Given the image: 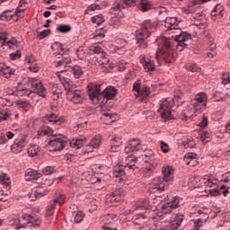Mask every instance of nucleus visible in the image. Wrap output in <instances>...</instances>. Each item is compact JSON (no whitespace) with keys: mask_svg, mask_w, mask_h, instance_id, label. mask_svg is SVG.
I'll use <instances>...</instances> for the list:
<instances>
[{"mask_svg":"<svg viewBox=\"0 0 230 230\" xmlns=\"http://www.w3.org/2000/svg\"><path fill=\"white\" fill-rule=\"evenodd\" d=\"M164 26L167 31H170L169 33L172 35L171 38L163 36L157 40L158 52L156 53V58L161 55L165 62H170V58L173 55V43L177 42V46L186 48L191 41V35L179 28L177 17H167L164 21Z\"/></svg>","mask_w":230,"mask_h":230,"instance_id":"1","label":"nucleus"},{"mask_svg":"<svg viewBox=\"0 0 230 230\" xmlns=\"http://www.w3.org/2000/svg\"><path fill=\"white\" fill-rule=\"evenodd\" d=\"M85 137H81L80 138L72 139L70 142L67 140L63 135H56L52 137L51 140L49 141V148L50 152H60V150H64L70 145L71 148H82L84 146V143H85Z\"/></svg>","mask_w":230,"mask_h":230,"instance_id":"2","label":"nucleus"},{"mask_svg":"<svg viewBox=\"0 0 230 230\" xmlns=\"http://www.w3.org/2000/svg\"><path fill=\"white\" fill-rule=\"evenodd\" d=\"M64 71L66 70L57 72L56 75L58 78H59L62 85L65 88L67 100H70V102L73 103H82L84 101V93L79 90H74L73 82H71V79L60 75V73H64Z\"/></svg>","mask_w":230,"mask_h":230,"instance_id":"3","label":"nucleus"},{"mask_svg":"<svg viewBox=\"0 0 230 230\" xmlns=\"http://www.w3.org/2000/svg\"><path fill=\"white\" fill-rule=\"evenodd\" d=\"M162 174L163 178H155L149 186L154 191H164V182L173 181V169L171 166L163 167Z\"/></svg>","mask_w":230,"mask_h":230,"instance_id":"4","label":"nucleus"},{"mask_svg":"<svg viewBox=\"0 0 230 230\" xmlns=\"http://www.w3.org/2000/svg\"><path fill=\"white\" fill-rule=\"evenodd\" d=\"M181 98H182L181 94H176L174 95L173 99H162L159 102V108L157 111L160 113L162 119H164V121H168V119H173V115H172V107H173L175 102H179Z\"/></svg>","mask_w":230,"mask_h":230,"instance_id":"5","label":"nucleus"},{"mask_svg":"<svg viewBox=\"0 0 230 230\" xmlns=\"http://www.w3.org/2000/svg\"><path fill=\"white\" fill-rule=\"evenodd\" d=\"M133 91H135L136 98H139L140 102H146V100L150 98L151 90L150 86L143 85L141 86V82L139 80L133 84Z\"/></svg>","mask_w":230,"mask_h":230,"instance_id":"6","label":"nucleus"},{"mask_svg":"<svg viewBox=\"0 0 230 230\" xmlns=\"http://www.w3.org/2000/svg\"><path fill=\"white\" fill-rule=\"evenodd\" d=\"M181 202V199L177 196L172 198L167 203H164L161 206L162 215L161 218H165L168 220V215H172V209H176L179 208V204Z\"/></svg>","mask_w":230,"mask_h":230,"instance_id":"7","label":"nucleus"},{"mask_svg":"<svg viewBox=\"0 0 230 230\" xmlns=\"http://www.w3.org/2000/svg\"><path fill=\"white\" fill-rule=\"evenodd\" d=\"M28 84L31 85L34 96L35 94H38V96H41V98L46 97V88L44 87V84H42V81L31 77L28 79Z\"/></svg>","mask_w":230,"mask_h":230,"instance_id":"8","label":"nucleus"},{"mask_svg":"<svg viewBox=\"0 0 230 230\" xmlns=\"http://www.w3.org/2000/svg\"><path fill=\"white\" fill-rule=\"evenodd\" d=\"M182 220H184V215L176 214L172 219H170L169 224L162 227L160 230H177L181 227Z\"/></svg>","mask_w":230,"mask_h":230,"instance_id":"9","label":"nucleus"},{"mask_svg":"<svg viewBox=\"0 0 230 230\" xmlns=\"http://www.w3.org/2000/svg\"><path fill=\"white\" fill-rule=\"evenodd\" d=\"M102 84L90 83L88 84V94L90 100H100L102 98Z\"/></svg>","mask_w":230,"mask_h":230,"instance_id":"10","label":"nucleus"},{"mask_svg":"<svg viewBox=\"0 0 230 230\" xmlns=\"http://www.w3.org/2000/svg\"><path fill=\"white\" fill-rule=\"evenodd\" d=\"M124 197L125 192H123V189H115L110 195L107 196V201L111 202V204H118V202L122 201Z\"/></svg>","mask_w":230,"mask_h":230,"instance_id":"11","label":"nucleus"},{"mask_svg":"<svg viewBox=\"0 0 230 230\" xmlns=\"http://www.w3.org/2000/svg\"><path fill=\"white\" fill-rule=\"evenodd\" d=\"M139 150H143L141 141L139 139L134 138L128 141L127 146L124 149V152L126 154H134L136 152H139Z\"/></svg>","mask_w":230,"mask_h":230,"instance_id":"12","label":"nucleus"},{"mask_svg":"<svg viewBox=\"0 0 230 230\" xmlns=\"http://www.w3.org/2000/svg\"><path fill=\"white\" fill-rule=\"evenodd\" d=\"M157 24L155 22H152L150 20H146L142 22L141 30L137 31V33H142V35H146V37H150L152 33V30L155 29Z\"/></svg>","mask_w":230,"mask_h":230,"instance_id":"13","label":"nucleus"},{"mask_svg":"<svg viewBox=\"0 0 230 230\" xmlns=\"http://www.w3.org/2000/svg\"><path fill=\"white\" fill-rule=\"evenodd\" d=\"M20 221L24 222V224H29L31 227H40V218L29 214H22Z\"/></svg>","mask_w":230,"mask_h":230,"instance_id":"14","label":"nucleus"},{"mask_svg":"<svg viewBox=\"0 0 230 230\" xmlns=\"http://www.w3.org/2000/svg\"><path fill=\"white\" fill-rule=\"evenodd\" d=\"M28 142L26 141V137H20L16 138L11 147L13 154H21L22 152V148L26 146Z\"/></svg>","mask_w":230,"mask_h":230,"instance_id":"15","label":"nucleus"},{"mask_svg":"<svg viewBox=\"0 0 230 230\" xmlns=\"http://www.w3.org/2000/svg\"><path fill=\"white\" fill-rule=\"evenodd\" d=\"M7 48L8 49H15L17 48V40L15 38H11L8 40L5 35H0V47Z\"/></svg>","mask_w":230,"mask_h":230,"instance_id":"16","label":"nucleus"},{"mask_svg":"<svg viewBox=\"0 0 230 230\" xmlns=\"http://www.w3.org/2000/svg\"><path fill=\"white\" fill-rule=\"evenodd\" d=\"M102 145V136L96 135L92 138L90 143L85 146L84 154H91L94 148H99Z\"/></svg>","mask_w":230,"mask_h":230,"instance_id":"17","label":"nucleus"},{"mask_svg":"<svg viewBox=\"0 0 230 230\" xmlns=\"http://www.w3.org/2000/svg\"><path fill=\"white\" fill-rule=\"evenodd\" d=\"M42 178V173L37 170L33 169H27L25 172V181L32 182H39L40 179Z\"/></svg>","mask_w":230,"mask_h":230,"instance_id":"18","label":"nucleus"},{"mask_svg":"<svg viewBox=\"0 0 230 230\" xmlns=\"http://www.w3.org/2000/svg\"><path fill=\"white\" fill-rule=\"evenodd\" d=\"M133 224L135 226H150V218L146 214H137L133 217Z\"/></svg>","mask_w":230,"mask_h":230,"instance_id":"19","label":"nucleus"},{"mask_svg":"<svg viewBox=\"0 0 230 230\" xmlns=\"http://www.w3.org/2000/svg\"><path fill=\"white\" fill-rule=\"evenodd\" d=\"M12 94H15L16 96H27V98H31L33 100L35 93L33 91L30 90L29 88H26L24 86H18L16 89V92H13Z\"/></svg>","mask_w":230,"mask_h":230,"instance_id":"20","label":"nucleus"},{"mask_svg":"<svg viewBox=\"0 0 230 230\" xmlns=\"http://www.w3.org/2000/svg\"><path fill=\"white\" fill-rule=\"evenodd\" d=\"M137 45L140 49H146L148 48V42H146V39L149 36H146L145 34H142L141 32H136L135 34Z\"/></svg>","mask_w":230,"mask_h":230,"instance_id":"21","label":"nucleus"},{"mask_svg":"<svg viewBox=\"0 0 230 230\" xmlns=\"http://www.w3.org/2000/svg\"><path fill=\"white\" fill-rule=\"evenodd\" d=\"M118 94V90L114 86H108L102 92V98L106 100H113Z\"/></svg>","mask_w":230,"mask_h":230,"instance_id":"22","label":"nucleus"},{"mask_svg":"<svg viewBox=\"0 0 230 230\" xmlns=\"http://www.w3.org/2000/svg\"><path fill=\"white\" fill-rule=\"evenodd\" d=\"M137 158L133 155H128L126 157V162L124 164V168H128V170H136L137 169Z\"/></svg>","mask_w":230,"mask_h":230,"instance_id":"23","label":"nucleus"},{"mask_svg":"<svg viewBox=\"0 0 230 230\" xmlns=\"http://www.w3.org/2000/svg\"><path fill=\"white\" fill-rule=\"evenodd\" d=\"M123 143V140L120 137L114 136L110 140L111 145V152H118V149L119 146H121V144Z\"/></svg>","mask_w":230,"mask_h":230,"instance_id":"24","label":"nucleus"},{"mask_svg":"<svg viewBox=\"0 0 230 230\" xmlns=\"http://www.w3.org/2000/svg\"><path fill=\"white\" fill-rule=\"evenodd\" d=\"M13 73H15V71L10 68V66H6L4 63H0V76L10 78Z\"/></svg>","mask_w":230,"mask_h":230,"instance_id":"25","label":"nucleus"},{"mask_svg":"<svg viewBox=\"0 0 230 230\" xmlns=\"http://www.w3.org/2000/svg\"><path fill=\"white\" fill-rule=\"evenodd\" d=\"M140 63L146 73H150V71H154V69H155V65H154V62H151L150 59H146L145 57L140 58Z\"/></svg>","mask_w":230,"mask_h":230,"instance_id":"26","label":"nucleus"},{"mask_svg":"<svg viewBox=\"0 0 230 230\" xmlns=\"http://www.w3.org/2000/svg\"><path fill=\"white\" fill-rule=\"evenodd\" d=\"M64 195L60 194L58 197H56L49 204V206L47 207V211H53L55 209L56 204H58L59 206H62L64 204L65 200Z\"/></svg>","mask_w":230,"mask_h":230,"instance_id":"27","label":"nucleus"},{"mask_svg":"<svg viewBox=\"0 0 230 230\" xmlns=\"http://www.w3.org/2000/svg\"><path fill=\"white\" fill-rule=\"evenodd\" d=\"M136 4V0H119L115 6H113V10H121V8H125V6H134Z\"/></svg>","mask_w":230,"mask_h":230,"instance_id":"28","label":"nucleus"},{"mask_svg":"<svg viewBox=\"0 0 230 230\" xmlns=\"http://www.w3.org/2000/svg\"><path fill=\"white\" fill-rule=\"evenodd\" d=\"M71 64V58L62 57L59 58V60L54 61L55 67H67Z\"/></svg>","mask_w":230,"mask_h":230,"instance_id":"29","label":"nucleus"},{"mask_svg":"<svg viewBox=\"0 0 230 230\" xmlns=\"http://www.w3.org/2000/svg\"><path fill=\"white\" fill-rule=\"evenodd\" d=\"M152 0H138V10L140 12H148L152 10Z\"/></svg>","mask_w":230,"mask_h":230,"instance_id":"30","label":"nucleus"},{"mask_svg":"<svg viewBox=\"0 0 230 230\" xmlns=\"http://www.w3.org/2000/svg\"><path fill=\"white\" fill-rule=\"evenodd\" d=\"M201 182H203V184L208 188H217V185L218 184V181L217 179H213L208 175L202 178Z\"/></svg>","mask_w":230,"mask_h":230,"instance_id":"31","label":"nucleus"},{"mask_svg":"<svg viewBox=\"0 0 230 230\" xmlns=\"http://www.w3.org/2000/svg\"><path fill=\"white\" fill-rule=\"evenodd\" d=\"M0 184H2L5 190H10V188H12V181L6 173L0 172Z\"/></svg>","mask_w":230,"mask_h":230,"instance_id":"32","label":"nucleus"},{"mask_svg":"<svg viewBox=\"0 0 230 230\" xmlns=\"http://www.w3.org/2000/svg\"><path fill=\"white\" fill-rule=\"evenodd\" d=\"M144 154L142 155V158L144 159L145 163H148V161H155V155H154V151L152 149H144L142 150Z\"/></svg>","mask_w":230,"mask_h":230,"instance_id":"33","label":"nucleus"},{"mask_svg":"<svg viewBox=\"0 0 230 230\" xmlns=\"http://www.w3.org/2000/svg\"><path fill=\"white\" fill-rule=\"evenodd\" d=\"M134 209H139L140 211H145L150 209V205L148 204V200L140 199L134 206Z\"/></svg>","mask_w":230,"mask_h":230,"instance_id":"34","label":"nucleus"},{"mask_svg":"<svg viewBox=\"0 0 230 230\" xmlns=\"http://www.w3.org/2000/svg\"><path fill=\"white\" fill-rule=\"evenodd\" d=\"M45 123H54L55 125H60L62 121L58 119L57 114L51 113L45 116Z\"/></svg>","mask_w":230,"mask_h":230,"instance_id":"35","label":"nucleus"},{"mask_svg":"<svg viewBox=\"0 0 230 230\" xmlns=\"http://www.w3.org/2000/svg\"><path fill=\"white\" fill-rule=\"evenodd\" d=\"M71 73L74 78L79 79V78H82L84 75V70L82 69V66L78 65H75L74 66H72Z\"/></svg>","mask_w":230,"mask_h":230,"instance_id":"36","label":"nucleus"},{"mask_svg":"<svg viewBox=\"0 0 230 230\" xmlns=\"http://www.w3.org/2000/svg\"><path fill=\"white\" fill-rule=\"evenodd\" d=\"M13 13H12L11 10H5L1 14H0V19L1 21H12V19H13Z\"/></svg>","mask_w":230,"mask_h":230,"instance_id":"37","label":"nucleus"},{"mask_svg":"<svg viewBox=\"0 0 230 230\" xmlns=\"http://www.w3.org/2000/svg\"><path fill=\"white\" fill-rule=\"evenodd\" d=\"M208 102V97L204 92L199 93L194 98V102L196 103H206Z\"/></svg>","mask_w":230,"mask_h":230,"instance_id":"38","label":"nucleus"},{"mask_svg":"<svg viewBox=\"0 0 230 230\" xmlns=\"http://www.w3.org/2000/svg\"><path fill=\"white\" fill-rule=\"evenodd\" d=\"M192 116L191 108H190V105H186L184 107L183 111L181 114V119H185V121L188 119V118Z\"/></svg>","mask_w":230,"mask_h":230,"instance_id":"39","label":"nucleus"},{"mask_svg":"<svg viewBox=\"0 0 230 230\" xmlns=\"http://www.w3.org/2000/svg\"><path fill=\"white\" fill-rule=\"evenodd\" d=\"M194 112H202L206 110V102H193Z\"/></svg>","mask_w":230,"mask_h":230,"instance_id":"40","label":"nucleus"},{"mask_svg":"<svg viewBox=\"0 0 230 230\" xmlns=\"http://www.w3.org/2000/svg\"><path fill=\"white\" fill-rule=\"evenodd\" d=\"M16 51L13 52L9 55V58H11V60H17L19 58H21L22 52L21 51V49H19V43L17 42V48H15Z\"/></svg>","mask_w":230,"mask_h":230,"instance_id":"41","label":"nucleus"},{"mask_svg":"<svg viewBox=\"0 0 230 230\" xmlns=\"http://www.w3.org/2000/svg\"><path fill=\"white\" fill-rule=\"evenodd\" d=\"M39 154V146L37 145H31L28 148V155L30 157H35Z\"/></svg>","mask_w":230,"mask_h":230,"instance_id":"42","label":"nucleus"},{"mask_svg":"<svg viewBox=\"0 0 230 230\" xmlns=\"http://www.w3.org/2000/svg\"><path fill=\"white\" fill-rule=\"evenodd\" d=\"M39 134L40 136H51L53 129L48 126H43L40 130H39Z\"/></svg>","mask_w":230,"mask_h":230,"instance_id":"43","label":"nucleus"},{"mask_svg":"<svg viewBox=\"0 0 230 230\" xmlns=\"http://www.w3.org/2000/svg\"><path fill=\"white\" fill-rule=\"evenodd\" d=\"M184 148H193L195 146V140L192 137H187L184 141L181 142Z\"/></svg>","mask_w":230,"mask_h":230,"instance_id":"44","label":"nucleus"},{"mask_svg":"<svg viewBox=\"0 0 230 230\" xmlns=\"http://www.w3.org/2000/svg\"><path fill=\"white\" fill-rule=\"evenodd\" d=\"M90 51H93V53H94L95 55H99V57H101L102 55H103V53H105L103 49L96 44H94L90 48Z\"/></svg>","mask_w":230,"mask_h":230,"instance_id":"45","label":"nucleus"},{"mask_svg":"<svg viewBox=\"0 0 230 230\" xmlns=\"http://www.w3.org/2000/svg\"><path fill=\"white\" fill-rule=\"evenodd\" d=\"M92 22L93 24H97V26H100V24L105 22V18H103V14H98L92 17Z\"/></svg>","mask_w":230,"mask_h":230,"instance_id":"46","label":"nucleus"},{"mask_svg":"<svg viewBox=\"0 0 230 230\" xmlns=\"http://www.w3.org/2000/svg\"><path fill=\"white\" fill-rule=\"evenodd\" d=\"M84 217H85V215L82 211L75 212L74 221L75 222V224H80V222H82L84 220Z\"/></svg>","mask_w":230,"mask_h":230,"instance_id":"47","label":"nucleus"},{"mask_svg":"<svg viewBox=\"0 0 230 230\" xmlns=\"http://www.w3.org/2000/svg\"><path fill=\"white\" fill-rule=\"evenodd\" d=\"M44 195H48V190L46 189L39 188L34 191V197L37 199H40L41 197H44Z\"/></svg>","mask_w":230,"mask_h":230,"instance_id":"48","label":"nucleus"},{"mask_svg":"<svg viewBox=\"0 0 230 230\" xmlns=\"http://www.w3.org/2000/svg\"><path fill=\"white\" fill-rule=\"evenodd\" d=\"M18 106L20 109H22L25 111H30V109L31 108V105L30 104V102L26 101H18Z\"/></svg>","mask_w":230,"mask_h":230,"instance_id":"49","label":"nucleus"},{"mask_svg":"<svg viewBox=\"0 0 230 230\" xmlns=\"http://www.w3.org/2000/svg\"><path fill=\"white\" fill-rule=\"evenodd\" d=\"M185 69L187 71H190V73H200V67H199L197 65L195 64H191V65H187L185 66Z\"/></svg>","mask_w":230,"mask_h":230,"instance_id":"50","label":"nucleus"},{"mask_svg":"<svg viewBox=\"0 0 230 230\" xmlns=\"http://www.w3.org/2000/svg\"><path fill=\"white\" fill-rule=\"evenodd\" d=\"M215 12H217V13H222V12H224V7H222V5H220V4H217L213 8V10L211 12V17H212V20L217 21V18H215V14H216Z\"/></svg>","mask_w":230,"mask_h":230,"instance_id":"51","label":"nucleus"},{"mask_svg":"<svg viewBox=\"0 0 230 230\" xmlns=\"http://www.w3.org/2000/svg\"><path fill=\"white\" fill-rule=\"evenodd\" d=\"M99 58H101L99 64H101L102 66H108L109 62H111V60L109 59V56H107V53H102V56H99Z\"/></svg>","mask_w":230,"mask_h":230,"instance_id":"52","label":"nucleus"},{"mask_svg":"<svg viewBox=\"0 0 230 230\" xmlns=\"http://www.w3.org/2000/svg\"><path fill=\"white\" fill-rule=\"evenodd\" d=\"M182 13H193L195 12V5L190 4L181 9Z\"/></svg>","mask_w":230,"mask_h":230,"instance_id":"53","label":"nucleus"},{"mask_svg":"<svg viewBox=\"0 0 230 230\" xmlns=\"http://www.w3.org/2000/svg\"><path fill=\"white\" fill-rule=\"evenodd\" d=\"M57 30L60 33H69V31H71V26H69V25H59L57 28Z\"/></svg>","mask_w":230,"mask_h":230,"instance_id":"54","label":"nucleus"},{"mask_svg":"<svg viewBox=\"0 0 230 230\" xmlns=\"http://www.w3.org/2000/svg\"><path fill=\"white\" fill-rule=\"evenodd\" d=\"M160 148L164 154L170 152V146L164 141H160Z\"/></svg>","mask_w":230,"mask_h":230,"instance_id":"55","label":"nucleus"},{"mask_svg":"<svg viewBox=\"0 0 230 230\" xmlns=\"http://www.w3.org/2000/svg\"><path fill=\"white\" fill-rule=\"evenodd\" d=\"M188 159H190V161H193V160L197 159V154H195V153H187L184 155V158H183L184 163H188L189 162Z\"/></svg>","mask_w":230,"mask_h":230,"instance_id":"56","label":"nucleus"},{"mask_svg":"<svg viewBox=\"0 0 230 230\" xmlns=\"http://www.w3.org/2000/svg\"><path fill=\"white\" fill-rule=\"evenodd\" d=\"M55 172V167L53 166H46L42 169V173L44 175H51V173Z\"/></svg>","mask_w":230,"mask_h":230,"instance_id":"57","label":"nucleus"},{"mask_svg":"<svg viewBox=\"0 0 230 230\" xmlns=\"http://www.w3.org/2000/svg\"><path fill=\"white\" fill-rule=\"evenodd\" d=\"M100 4H93L87 7L85 10V13H91V12H94L95 10H100Z\"/></svg>","mask_w":230,"mask_h":230,"instance_id":"58","label":"nucleus"},{"mask_svg":"<svg viewBox=\"0 0 230 230\" xmlns=\"http://www.w3.org/2000/svg\"><path fill=\"white\" fill-rule=\"evenodd\" d=\"M0 96H1V92H0ZM0 105L1 107H10L12 105V102L8 99L0 97Z\"/></svg>","mask_w":230,"mask_h":230,"instance_id":"59","label":"nucleus"},{"mask_svg":"<svg viewBox=\"0 0 230 230\" xmlns=\"http://www.w3.org/2000/svg\"><path fill=\"white\" fill-rule=\"evenodd\" d=\"M155 170V165L151 164L149 166H146L144 169V172L148 176V175H152V173H154Z\"/></svg>","mask_w":230,"mask_h":230,"instance_id":"60","label":"nucleus"},{"mask_svg":"<svg viewBox=\"0 0 230 230\" xmlns=\"http://www.w3.org/2000/svg\"><path fill=\"white\" fill-rule=\"evenodd\" d=\"M221 80H222V84L224 85H227V84H230V75H229V74H227V73L223 74L222 76H221Z\"/></svg>","mask_w":230,"mask_h":230,"instance_id":"61","label":"nucleus"},{"mask_svg":"<svg viewBox=\"0 0 230 230\" xmlns=\"http://www.w3.org/2000/svg\"><path fill=\"white\" fill-rule=\"evenodd\" d=\"M9 117H10V114H8V111H0V121H6Z\"/></svg>","mask_w":230,"mask_h":230,"instance_id":"62","label":"nucleus"},{"mask_svg":"<svg viewBox=\"0 0 230 230\" xmlns=\"http://www.w3.org/2000/svg\"><path fill=\"white\" fill-rule=\"evenodd\" d=\"M208 137H209V132L202 131L200 133V141H202V143H206V140L208 139Z\"/></svg>","mask_w":230,"mask_h":230,"instance_id":"63","label":"nucleus"},{"mask_svg":"<svg viewBox=\"0 0 230 230\" xmlns=\"http://www.w3.org/2000/svg\"><path fill=\"white\" fill-rule=\"evenodd\" d=\"M115 177H123L125 175V169L119 168L114 171Z\"/></svg>","mask_w":230,"mask_h":230,"instance_id":"64","label":"nucleus"}]
</instances>
